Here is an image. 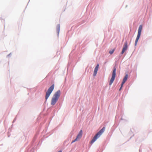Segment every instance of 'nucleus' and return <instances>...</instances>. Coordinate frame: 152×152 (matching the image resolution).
Wrapping results in <instances>:
<instances>
[{
    "label": "nucleus",
    "mask_w": 152,
    "mask_h": 152,
    "mask_svg": "<svg viewBox=\"0 0 152 152\" xmlns=\"http://www.w3.org/2000/svg\"><path fill=\"white\" fill-rule=\"evenodd\" d=\"M8 137H10V136L9 135H8Z\"/></svg>",
    "instance_id": "obj_29"
},
{
    "label": "nucleus",
    "mask_w": 152,
    "mask_h": 152,
    "mask_svg": "<svg viewBox=\"0 0 152 152\" xmlns=\"http://www.w3.org/2000/svg\"><path fill=\"white\" fill-rule=\"evenodd\" d=\"M72 56V53H71L69 54V58L70 57V56Z\"/></svg>",
    "instance_id": "obj_23"
},
{
    "label": "nucleus",
    "mask_w": 152,
    "mask_h": 152,
    "mask_svg": "<svg viewBox=\"0 0 152 152\" xmlns=\"http://www.w3.org/2000/svg\"><path fill=\"white\" fill-rule=\"evenodd\" d=\"M106 62H105L104 63V64H106Z\"/></svg>",
    "instance_id": "obj_26"
},
{
    "label": "nucleus",
    "mask_w": 152,
    "mask_h": 152,
    "mask_svg": "<svg viewBox=\"0 0 152 152\" xmlns=\"http://www.w3.org/2000/svg\"><path fill=\"white\" fill-rule=\"evenodd\" d=\"M117 67L116 64H115L113 67V70L112 73V77L109 81V85L110 86L111 85L115 79L116 75Z\"/></svg>",
    "instance_id": "obj_4"
},
{
    "label": "nucleus",
    "mask_w": 152,
    "mask_h": 152,
    "mask_svg": "<svg viewBox=\"0 0 152 152\" xmlns=\"http://www.w3.org/2000/svg\"><path fill=\"white\" fill-rule=\"evenodd\" d=\"M105 129V127L103 126L97 133H96L92 140L90 142V143L92 144L102 134L104 131Z\"/></svg>",
    "instance_id": "obj_2"
},
{
    "label": "nucleus",
    "mask_w": 152,
    "mask_h": 152,
    "mask_svg": "<svg viewBox=\"0 0 152 152\" xmlns=\"http://www.w3.org/2000/svg\"><path fill=\"white\" fill-rule=\"evenodd\" d=\"M122 54H121V53L119 55V58H120L121 57Z\"/></svg>",
    "instance_id": "obj_20"
},
{
    "label": "nucleus",
    "mask_w": 152,
    "mask_h": 152,
    "mask_svg": "<svg viewBox=\"0 0 152 152\" xmlns=\"http://www.w3.org/2000/svg\"><path fill=\"white\" fill-rule=\"evenodd\" d=\"M16 117H15L13 121H12V123H14L16 121Z\"/></svg>",
    "instance_id": "obj_16"
},
{
    "label": "nucleus",
    "mask_w": 152,
    "mask_h": 152,
    "mask_svg": "<svg viewBox=\"0 0 152 152\" xmlns=\"http://www.w3.org/2000/svg\"><path fill=\"white\" fill-rule=\"evenodd\" d=\"M70 64H71V63L70 62V61H69V62H68V67H69V66H70Z\"/></svg>",
    "instance_id": "obj_18"
},
{
    "label": "nucleus",
    "mask_w": 152,
    "mask_h": 152,
    "mask_svg": "<svg viewBox=\"0 0 152 152\" xmlns=\"http://www.w3.org/2000/svg\"><path fill=\"white\" fill-rule=\"evenodd\" d=\"M77 139H77L76 137V138L74 139V140H73L72 141V142H71V144H72V143L75 142L76 141H77Z\"/></svg>",
    "instance_id": "obj_13"
},
{
    "label": "nucleus",
    "mask_w": 152,
    "mask_h": 152,
    "mask_svg": "<svg viewBox=\"0 0 152 152\" xmlns=\"http://www.w3.org/2000/svg\"><path fill=\"white\" fill-rule=\"evenodd\" d=\"M56 30L58 36L60 30V24H58L56 26Z\"/></svg>",
    "instance_id": "obj_8"
},
{
    "label": "nucleus",
    "mask_w": 152,
    "mask_h": 152,
    "mask_svg": "<svg viewBox=\"0 0 152 152\" xmlns=\"http://www.w3.org/2000/svg\"><path fill=\"white\" fill-rule=\"evenodd\" d=\"M35 139H36V138H35V139H34L32 141V145H33V143H34V141H35Z\"/></svg>",
    "instance_id": "obj_19"
},
{
    "label": "nucleus",
    "mask_w": 152,
    "mask_h": 152,
    "mask_svg": "<svg viewBox=\"0 0 152 152\" xmlns=\"http://www.w3.org/2000/svg\"><path fill=\"white\" fill-rule=\"evenodd\" d=\"M120 120H123V119L121 117V119H120Z\"/></svg>",
    "instance_id": "obj_25"
},
{
    "label": "nucleus",
    "mask_w": 152,
    "mask_h": 152,
    "mask_svg": "<svg viewBox=\"0 0 152 152\" xmlns=\"http://www.w3.org/2000/svg\"><path fill=\"white\" fill-rule=\"evenodd\" d=\"M98 151H97V152H98Z\"/></svg>",
    "instance_id": "obj_30"
},
{
    "label": "nucleus",
    "mask_w": 152,
    "mask_h": 152,
    "mask_svg": "<svg viewBox=\"0 0 152 152\" xmlns=\"http://www.w3.org/2000/svg\"><path fill=\"white\" fill-rule=\"evenodd\" d=\"M142 28V25H140L139 26L138 29L137 35L134 43L135 46H136L137 45L138 41L140 38L141 35Z\"/></svg>",
    "instance_id": "obj_5"
},
{
    "label": "nucleus",
    "mask_w": 152,
    "mask_h": 152,
    "mask_svg": "<svg viewBox=\"0 0 152 152\" xmlns=\"http://www.w3.org/2000/svg\"><path fill=\"white\" fill-rule=\"evenodd\" d=\"M11 56V53H10L7 56V57H10Z\"/></svg>",
    "instance_id": "obj_17"
},
{
    "label": "nucleus",
    "mask_w": 152,
    "mask_h": 152,
    "mask_svg": "<svg viewBox=\"0 0 152 152\" xmlns=\"http://www.w3.org/2000/svg\"><path fill=\"white\" fill-rule=\"evenodd\" d=\"M115 50V48L110 50V51H109V53L111 55L113 54V53Z\"/></svg>",
    "instance_id": "obj_11"
},
{
    "label": "nucleus",
    "mask_w": 152,
    "mask_h": 152,
    "mask_svg": "<svg viewBox=\"0 0 152 152\" xmlns=\"http://www.w3.org/2000/svg\"><path fill=\"white\" fill-rule=\"evenodd\" d=\"M123 87H121V86H120L119 89V91H121V90L122 89V88Z\"/></svg>",
    "instance_id": "obj_21"
},
{
    "label": "nucleus",
    "mask_w": 152,
    "mask_h": 152,
    "mask_svg": "<svg viewBox=\"0 0 152 152\" xmlns=\"http://www.w3.org/2000/svg\"><path fill=\"white\" fill-rule=\"evenodd\" d=\"M83 133V131L82 130H80L79 132L77 134L76 137L77 139H80L82 136Z\"/></svg>",
    "instance_id": "obj_6"
},
{
    "label": "nucleus",
    "mask_w": 152,
    "mask_h": 152,
    "mask_svg": "<svg viewBox=\"0 0 152 152\" xmlns=\"http://www.w3.org/2000/svg\"><path fill=\"white\" fill-rule=\"evenodd\" d=\"M55 85L53 83L48 89L46 91L45 95V101L44 103L45 104L49 97L50 96L54 88Z\"/></svg>",
    "instance_id": "obj_3"
},
{
    "label": "nucleus",
    "mask_w": 152,
    "mask_h": 152,
    "mask_svg": "<svg viewBox=\"0 0 152 152\" xmlns=\"http://www.w3.org/2000/svg\"><path fill=\"white\" fill-rule=\"evenodd\" d=\"M128 77V75L127 74H125L124 77L122 81L123 82L125 83L127 80V79Z\"/></svg>",
    "instance_id": "obj_9"
},
{
    "label": "nucleus",
    "mask_w": 152,
    "mask_h": 152,
    "mask_svg": "<svg viewBox=\"0 0 152 152\" xmlns=\"http://www.w3.org/2000/svg\"><path fill=\"white\" fill-rule=\"evenodd\" d=\"M130 132H132V131H131V130L130 131Z\"/></svg>",
    "instance_id": "obj_27"
},
{
    "label": "nucleus",
    "mask_w": 152,
    "mask_h": 152,
    "mask_svg": "<svg viewBox=\"0 0 152 152\" xmlns=\"http://www.w3.org/2000/svg\"><path fill=\"white\" fill-rule=\"evenodd\" d=\"M134 136V134H133V135L132 136H131V137H130V138H129V140H130V139H131L132 138V137L133 136Z\"/></svg>",
    "instance_id": "obj_22"
},
{
    "label": "nucleus",
    "mask_w": 152,
    "mask_h": 152,
    "mask_svg": "<svg viewBox=\"0 0 152 152\" xmlns=\"http://www.w3.org/2000/svg\"><path fill=\"white\" fill-rule=\"evenodd\" d=\"M128 42L127 41H126L124 44L123 47L122 49H124V50H126L128 49Z\"/></svg>",
    "instance_id": "obj_7"
},
{
    "label": "nucleus",
    "mask_w": 152,
    "mask_h": 152,
    "mask_svg": "<svg viewBox=\"0 0 152 152\" xmlns=\"http://www.w3.org/2000/svg\"><path fill=\"white\" fill-rule=\"evenodd\" d=\"M84 23V21H83V22L82 23Z\"/></svg>",
    "instance_id": "obj_28"
},
{
    "label": "nucleus",
    "mask_w": 152,
    "mask_h": 152,
    "mask_svg": "<svg viewBox=\"0 0 152 152\" xmlns=\"http://www.w3.org/2000/svg\"><path fill=\"white\" fill-rule=\"evenodd\" d=\"M99 64H98L96 65V66H95L94 69L98 70V68L99 67Z\"/></svg>",
    "instance_id": "obj_12"
},
{
    "label": "nucleus",
    "mask_w": 152,
    "mask_h": 152,
    "mask_svg": "<svg viewBox=\"0 0 152 152\" xmlns=\"http://www.w3.org/2000/svg\"><path fill=\"white\" fill-rule=\"evenodd\" d=\"M62 152V151L61 150H60L59 151H58V152Z\"/></svg>",
    "instance_id": "obj_24"
},
{
    "label": "nucleus",
    "mask_w": 152,
    "mask_h": 152,
    "mask_svg": "<svg viewBox=\"0 0 152 152\" xmlns=\"http://www.w3.org/2000/svg\"><path fill=\"white\" fill-rule=\"evenodd\" d=\"M126 51V50H125L124 49H122V51H121V54H123L124 53V52Z\"/></svg>",
    "instance_id": "obj_14"
},
{
    "label": "nucleus",
    "mask_w": 152,
    "mask_h": 152,
    "mask_svg": "<svg viewBox=\"0 0 152 152\" xmlns=\"http://www.w3.org/2000/svg\"><path fill=\"white\" fill-rule=\"evenodd\" d=\"M98 70L94 69V73H93V76H95L96 75V74H97V71Z\"/></svg>",
    "instance_id": "obj_10"
},
{
    "label": "nucleus",
    "mask_w": 152,
    "mask_h": 152,
    "mask_svg": "<svg viewBox=\"0 0 152 152\" xmlns=\"http://www.w3.org/2000/svg\"><path fill=\"white\" fill-rule=\"evenodd\" d=\"M61 94L60 90H58L55 93L51 100V105H54L56 103L60 96Z\"/></svg>",
    "instance_id": "obj_1"
},
{
    "label": "nucleus",
    "mask_w": 152,
    "mask_h": 152,
    "mask_svg": "<svg viewBox=\"0 0 152 152\" xmlns=\"http://www.w3.org/2000/svg\"><path fill=\"white\" fill-rule=\"evenodd\" d=\"M125 83V82H123V81H122L121 84V87H123V85Z\"/></svg>",
    "instance_id": "obj_15"
}]
</instances>
